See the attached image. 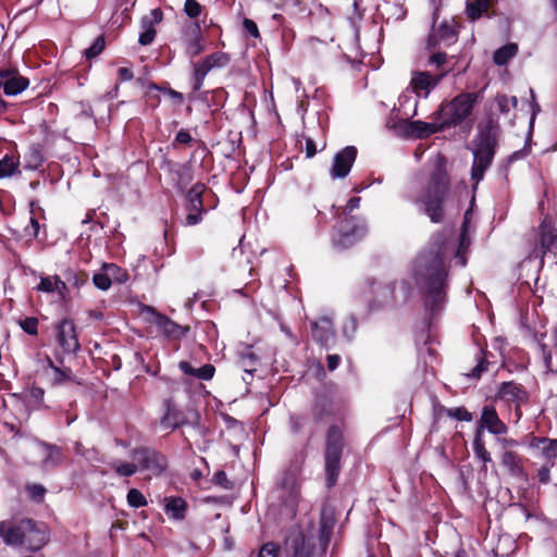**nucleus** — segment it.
<instances>
[{
    "mask_svg": "<svg viewBox=\"0 0 557 557\" xmlns=\"http://www.w3.org/2000/svg\"><path fill=\"white\" fill-rule=\"evenodd\" d=\"M185 53L194 59L205 51V37L198 23L191 28V33L184 38Z\"/></svg>",
    "mask_w": 557,
    "mask_h": 557,
    "instance_id": "nucleus-21",
    "label": "nucleus"
},
{
    "mask_svg": "<svg viewBox=\"0 0 557 557\" xmlns=\"http://www.w3.org/2000/svg\"><path fill=\"white\" fill-rule=\"evenodd\" d=\"M27 491L32 499L39 502L42 500L46 493V488L40 484H30L27 486Z\"/></svg>",
    "mask_w": 557,
    "mask_h": 557,
    "instance_id": "nucleus-55",
    "label": "nucleus"
},
{
    "mask_svg": "<svg viewBox=\"0 0 557 557\" xmlns=\"http://www.w3.org/2000/svg\"><path fill=\"white\" fill-rule=\"evenodd\" d=\"M45 391L39 386H32L29 388V397L36 403H41L44 399Z\"/></svg>",
    "mask_w": 557,
    "mask_h": 557,
    "instance_id": "nucleus-63",
    "label": "nucleus"
},
{
    "mask_svg": "<svg viewBox=\"0 0 557 557\" xmlns=\"http://www.w3.org/2000/svg\"><path fill=\"white\" fill-rule=\"evenodd\" d=\"M540 243L542 259L547 252H553L557 257V230L542 224Z\"/></svg>",
    "mask_w": 557,
    "mask_h": 557,
    "instance_id": "nucleus-24",
    "label": "nucleus"
},
{
    "mask_svg": "<svg viewBox=\"0 0 557 557\" xmlns=\"http://www.w3.org/2000/svg\"><path fill=\"white\" fill-rule=\"evenodd\" d=\"M446 413L448 417L459 421L470 422L473 419L472 413L469 412L465 407L449 408L447 409Z\"/></svg>",
    "mask_w": 557,
    "mask_h": 557,
    "instance_id": "nucleus-46",
    "label": "nucleus"
},
{
    "mask_svg": "<svg viewBox=\"0 0 557 557\" xmlns=\"http://www.w3.org/2000/svg\"><path fill=\"white\" fill-rule=\"evenodd\" d=\"M411 121L401 120L394 125L396 132L404 137H413V127H409Z\"/></svg>",
    "mask_w": 557,
    "mask_h": 557,
    "instance_id": "nucleus-53",
    "label": "nucleus"
},
{
    "mask_svg": "<svg viewBox=\"0 0 557 557\" xmlns=\"http://www.w3.org/2000/svg\"><path fill=\"white\" fill-rule=\"evenodd\" d=\"M475 366L469 371L465 372V375L469 379H480L484 372L488 370L490 361L486 359V354L482 349H479L475 355Z\"/></svg>",
    "mask_w": 557,
    "mask_h": 557,
    "instance_id": "nucleus-33",
    "label": "nucleus"
},
{
    "mask_svg": "<svg viewBox=\"0 0 557 557\" xmlns=\"http://www.w3.org/2000/svg\"><path fill=\"white\" fill-rule=\"evenodd\" d=\"M539 348L541 350V355H542V358L544 361L546 373H555V371L553 370L552 351L549 350V348L547 347L546 344L541 343V342L539 343Z\"/></svg>",
    "mask_w": 557,
    "mask_h": 557,
    "instance_id": "nucleus-49",
    "label": "nucleus"
},
{
    "mask_svg": "<svg viewBox=\"0 0 557 557\" xmlns=\"http://www.w3.org/2000/svg\"><path fill=\"white\" fill-rule=\"evenodd\" d=\"M457 40V33L454 26L447 22L442 23L437 29L433 28V32L429 35L426 47L429 49L434 48L437 44L451 45Z\"/></svg>",
    "mask_w": 557,
    "mask_h": 557,
    "instance_id": "nucleus-19",
    "label": "nucleus"
},
{
    "mask_svg": "<svg viewBox=\"0 0 557 557\" xmlns=\"http://www.w3.org/2000/svg\"><path fill=\"white\" fill-rule=\"evenodd\" d=\"M140 26L143 32L139 34L138 42L148 46L154 40L157 32L147 20H140Z\"/></svg>",
    "mask_w": 557,
    "mask_h": 557,
    "instance_id": "nucleus-36",
    "label": "nucleus"
},
{
    "mask_svg": "<svg viewBox=\"0 0 557 557\" xmlns=\"http://www.w3.org/2000/svg\"><path fill=\"white\" fill-rule=\"evenodd\" d=\"M473 144V163L471 180L478 185L483 180L485 171L493 162L497 145V129L487 125L479 131Z\"/></svg>",
    "mask_w": 557,
    "mask_h": 557,
    "instance_id": "nucleus-4",
    "label": "nucleus"
},
{
    "mask_svg": "<svg viewBox=\"0 0 557 557\" xmlns=\"http://www.w3.org/2000/svg\"><path fill=\"white\" fill-rule=\"evenodd\" d=\"M38 447L42 456L40 461L41 469H52L59 467L63 462L64 454L60 446L47 442H39Z\"/></svg>",
    "mask_w": 557,
    "mask_h": 557,
    "instance_id": "nucleus-16",
    "label": "nucleus"
},
{
    "mask_svg": "<svg viewBox=\"0 0 557 557\" xmlns=\"http://www.w3.org/2000/svg\"><path fill=\"white\" fill-rule=\"evenodd\" d=\"M357 149L354 146H347L338 151L333 159V164L330 170V175L333 180L344 178L350 172V169L356 160Z\"/></svg>",
    "mask_w": 557,
    "mask_h": 557,
    "instance_id": "nucleus-12",
    "label": "nucleus"
},
{
    "mask_svg": "<svg viewBox=\"0 0 557 557\" xmlns=\"http://www.w3.org/2000/svg\"><path fill=\"white\" fill-rule=\"evenodd\" d=\"M0 536L5 545L23 546L30 552L41 549L49 540L46 525L29 518L1 521Z\"/></svg>",
    "mask_w": 557,
    "mask_h": 557,
    "instance_id": "nucleus-3",
    "label": "nucleus"
},
{
    "mask_svg": "<svg viewBox=\"0 0 557 557\" xmlns=\"http://www.w3.org/2000/svg\"><path fill=\"white\" fill-rule=\"evenodd\" d=\"M502 465L513 476L521 478L524 475L522 458L516 451H503Z\"/></svg>",
    "mask_w": 557,
    "mask_h": 557,
    "instance_id": "nucleus-25",
    "label": "nucleus"
},
{
    "mask_svg": "<svg viewBox=\"0 0 557 557\" xmlns=\"http://www.w3.org/2000/svg\"><path fill=\"white\" fill-rule=\"evenodd\" d=\"M92 281H94L95 286L101 290H107L112 285V281L110 280V277L108 276L106 271L95 273Z\"/></svg>",
    "mask_w": 557,
    "mask_h": 557,
    "instance_id": "nucleus-50",
    "label": "nucleus"
},
{
    "mask_svg": "<svg viewBox=\"0 0 557 557\" xmlns=\"http://www.w3.org/2000/svg\"><path fill=\"white\" fill-rule=\"evenodd\" d=\"M498 109L502 113H508L511 109L517 108L518 99L516 96L499 95L496 97Z\"/></svg>",
    "mask_w": 557,
    "mask_h": 557,
    "instance_id": "nucleus-40",
    "label": "nucleus"
},
{
    "mask_svg": "<svg viewBox=\"0 0 557 557\" xmlns=\"http://www.w3.org/2000/svg\"><path fill=\"white\" fill-rule=\"evenodd\" d=\"M448 72L449 70H444L434 75L429 72H413L410 86L418 96L423 92V96L428 97L430 91L438 85Z\"/></svg>",
    "mask_w": 557,
    "mask_h": 557,
    "instance_id": "nucleus-13",
    "label": "nucleus"
},
{
    "mask_svg": "<svg viewBox=\"0 0 557 557\" xmlns=\"http://www.w3.org/2000/svg\"><path fill=\"white\" fill-rule=\"evenodd\" d=\"M472 448H473V453H474L475 457L483 463L482 469L484 471H486L487 470L486 465L488 462H492V457L485 447V443H484L483 436H482V428L475 429Z\"/></svg>",
    "mask_w": 557,
    "mask_h": 557,
    "instance_id": "nucleus-28",
    "label": "nucleus"
},
{
    "mask_svg": "<svg viewBox=\"0 0 557 557\" xmlns=\"http://www.w3.org/2000/svg\"><path fill=\"white\" fill-rule=\"evenodd\" d=\"M64 276L67 283L74 285L75 287L84 285L88 280V276L85 273H78L72 269H67L64 272Z\"/></svg>",
    "mask_w": 557,
    "mask_h": 557,
    "instance_id": "nucleus-43",
    "label": "nucleus"
},
{
    "mask_svg": "<svg viewBox=\"0 0 557 557\" xmlns=\"http://www.w3.org/2000/svg\"><path fill=\"white\" fill-rule=\"evenodd\" d=\"M127 503L131 507L140 508L147 505L144 494L137 488H131L127 493Z\"/></svg>",
    "mask_w": 557,
    "mask_h": 557,
    "instance_id": "nucleus-42",
    "label": "nucleus"
},
{
    "mask_svg": "<svg viewBox=\"0 0 557 557\" xmlns=\"http://www.w3.org/2000/svg\"><path fill=\"white\" fill-rule=\"evenodd\" d=\"M102 270L112 282L124 283L127 281V273L114 263H104Z\"/></svg>",
    "mask_w": 557,
    "mask_h": 557,
    "instance_id": "nucleus-38",
    "label": "nucleus"
},
{
    "mask_svg": "<svg viewBox=\"0 0 557 557\" xmlns=\"http://www.w3.org/2000/svg\"><path fill=\"white\" fill-rule=\"evenodd\" d=\"M496 397L516 405L517 416H521L520 406L529 400V392L520 383L508 381L500 383Z\"/></svg>",
    "mask_w": 557,
    "mask_h": 557,
    "instance_id": "nucleus-11",
    "label": "nucleus"
},
{
    "mask_svg": "<svg viewBox=\"0 0 557 557\" xmlns=\"http://www.w3.org/2000/svg\"><path fill=\"white\" fill-rule=\"evenodd\" d=\"M131 457L138 463V468L153 475L162 474L168 468L166 457L152 448L137 447L131 451Z\"/></svg>",
    "mask_w": 557,
    "mask_h": 557,
    "instance_id": "nucleus-8",
    "label": "nucleus"
},
{
    "mask_svg": "<svg viewBox=\"0 0 557 557\" xmlns=\"http://www.w3.org/2000/svg\"><path fill=\"white\" fill-rule=\"evenodd\" d=\"M287 544L293 550L292 557H319L314 552V544L302 533L289 536Z\"/></svg>",
    "mask_w": 557,
    "mask_h": 557,
    "instance_id": "nucleus-18",
    "label": "nucleus"
},
{
    "mask_svg": "<svg viewBox=\"0 0 557 557\" xmlns=\"http://www.w3.org/2000/svg\"><path fill=\"white\" fill-rule=\"evenodd\" d=\"M191 140H193V138H191V135L189 134V132L186 131V129H181L176 134V136L174 138V141H173V145H176V144H178V145H188V144L191 143Z\"/></svg>",
    "mask_w": 557,
    "mask_h": 557,
    "instance_id": "nucleus-60",
    "label": "nucleus"
},
{
    "mask_svg": "<svg viewBox=\"0 0 557 557\" xmlns=\"http://www.w3.org/2000/svg\"><path fill=\"white\" fill-rule=\"evenodd\" d=\"M193 66H194L193 89L195 91H198L201 89L207 74L212 70H211L209 63L206 61V59H203L199 62L193 63Z\"/></svg>",
    "mask_w": 557,
    "mask_h": 557,
    "instance_id": "nucleus-31",
    "label": "nucleus"
},
{
    "mask_svg": "<svg viewBox=\"0 0 557 557\" xmlns=\"http://www.w3.org/2000/svg\"><path fill=\"white\" fill-rule=\"evenodd\" d=\"M17 163L13 157L5 156L0 160V178L10 176L16 170Z\"/></svg>",
    "mask_w": 557,
    "mask_h": 557,
    "instance_id": "nucleus-44",
    "label": "nucleus"
},
{
    "mask_svg": "<svg viewBox=\"0 0 557 557\" xmlns=\"http://www.w3.org/2000/svg\"><path fill=\"white\" fill-rule=\"evenodd\" d=\"M497 442L500 444L503 451H512V448L519 446L518 441L509 437H498Z\"/></svg>",
    "mask_w": 557,
    "mask_h": 557,
    "instance_id": "nucleus-61",
    "label": "nucleus"
},
{
    "mask_svg": "<svg viewBox=\"0 0 557 557\" xmlns=\"http://www.w3.org/2000/svg\"><path fill=\"white\" fill-rule=\"evenodd\" d=\"M409 127H413V137L414 138H423L428 137L431 134H434L438 131H442V123H426L422 121H411Z\"/></svg>",
    "mask_w": 557,
    "mask_h": 557,
    "instance_id": "nucleus-30",
    "label": "nucleus"
},
{
    "mask_svg": "<svg viewBox=\"0 0 557 557\" xmlns=\"http://www.w3.org/2000/svg\"><path fill=\"white\" fill-rule=\"evenodd\" d=\"M165 412L161 419V425L175 430L188 423L185 413L180 410L171 400L164 401Z\"/></svg>",
    "mask_w": 557,
    "mask_h": 557,
    "instance_id": "nucleus-20",
    "label": "nucleus"
},
{
    "mask_svg": "<svg viewBox=\"0 0 557 557\" xmlns=\"http://www.w3.org/2000/svg\"><path fill=\"white\" fill-rule=\"evenodd\" d=\"M280 553L281 547L277 543L267 542L260 547L258 557H278Z\"/></svg>",
    "mask_w": 557,
    "mask_h": 557,
    "instance_id": "nucleus-45",
    "label": "nucleus"
},
{
    "mask_svg": "<svg viewBox=\"0 0 557 557\" xmlns=\"http://www.w3.org/2000/svg\"><path fill=\"white\" fill-rule=\"evenodd\" d=\"M492 0H470L467 2V15L475 21L485 14L490 8Z\"/></svg>",
    "mask_w": 557,
    "mask_h": 557,
    "instance_id": "nucleus-34",
    "label": "nucleus"
},
{
    "mask_svg": "<svg viewBox=\"0 0 557 557\" xmlns=\"http://www.w3.org/2000/svg\"><path fill=\"white\" fill-rule=\"evenodd\" d=\"M0 77L4 79L0 82V85H2L3 92L7 96H16L21 94L28 87L29 84L27 78L20 75L11 74L9 72H1Z\"/></svg>",
    "mask_w": 557,
    "mask_h": 557,
    "instance_id": "nucleus-22",
    "label": "nucleus"
},
{
    "mask_svg": "<svg viewBox=\"0 0 557 557\" xmlns=\"http://www.w3.org/2000/svg\"><path fill=\"white\" fill-rule=\"evenodd\" d=\"M53 285L54 293H57L61 299H65L69 292L66 283L61 280L60 276L54 275Z\"/></svg>",
    "mask_w": 557,
    "mask_h": 557,
    "instance_id": "nucleus-57",
    "label": "nucleus"
},
{
    "mask_svg": "<svg viewBox=\"0 0 557 557\" xmlns=\"http://www.w3.org/2000/svg\"><path fill=\"white\" fill-rule=\"evenodd\" d=\"M57 341L65 354H73L79 348L73 321L64 319L57 325Z\"/></svg>",
    "mask_w": 557,
    "mask_h": 557,
    "instance_id": "nucleus-14",
    "label": "nucleus"
},
{
    "mask_svg": "<svg viewBox=\"0 0 557 557\" xmlns=\"http://www.w3.org/2000/svg\"><path fill=\"white\" fill-rule=\"evenodd\" d=\"M478 100L475 92H463L451 101L443 103L436 112V120L441 121L442 128H448L462 123L472 112Z\"/></svg>",
    "mask_w": 557,
    "mask_h": 557,
    "instance_id": "nucleus-5",
    "label": "nucleus"
},
{
    "mask_svg": "<svg viewBox=\"0 0 557 557\" xmlns=\"http://www.w3.org/2000/svg\"><path fill=\"white\" fill-rule=\"evenodd\" d=\"M111 467L121 476H131L138 470V463L131 462H113Z\"/></svg>",
    "mask_w": 557,
    "mask_h": 557,
    "instance_id": "nucleus-41",
    "label": "nucleus"
},
{
    "mask_svg": "<svg viewBox=\"0 0 557 557\" xmlns=\"http://www.w3.org/2000/svg\"><path fill=\"white\" fill-rule=\"evenodd\" d=\"M178 368L184 374L195 376L203 381L211 380L215 372V368L210 363L203 364L202 367L195 369L189 362L181 361L178 363Z\"/></svg>",
    "mask_w": 557,
    "mask_h": 557,
    "instance_id": "nucleus-26",
    "label": "nucleus"
},
{
    "mask_svg": "<svg viewBox=\"0 0 557 557\" xmlns=\"http://www.w3.org/2000/svg\"><path fill=\"white\" fill-rule=\"evenodd\" d=\"M238 366L245 372L252 374L257 370V357L253 352L247 351L240 356Z\"/></svg>",
    "mask_w": 557,
    "mask_h": 557,
    "instance_id": "nucleus-39",
    "label": "nucleus"
},
{
    "mask_svg": "<svg viewBox=\"0 0 557 557\" xmlns=\"http://www.w3.org/2000/svg\"><path fill=\"white\" fill-rule=\"evenodd\" d=\"M531 447L537 448L547 460H554L557 457V440L534 437Z\"/></svg>",
    "mask_w": 557,
    "mask_h": 557,
    "instance_id": "nucleus-29",
    "label": "nucleus"
},
{
    "mask_svg": "<svg viewBox=\"0 0 557 557\" xmlns=\"http://www.w3.org/2000/svg\"><path fill=\"white\" fill-rule=\"evenodd\" d=\"M48 367L51 370V383L53 385H58L71 380V370L70 369H59L55 367L50 358H48Z\"/></svg>",
    "mask_w": 557,
    "mask_h": 557,
    "instance_id": "nucleus-35",
    "label": "nucleus"
},
{
    "mask_svg": "<svg viewBox=\"0 0 557 557\" xmlns=\"http://www.w3.org/2000/svg\"><path fill=\"white\" fill-rule=\"evenodd\" d=\"M164 511L174 520H183L186 515L187 504L182 497H165Z\"/></svg>",
    "mask_w": 557,
    "mask_h": 557,
    "instance_id": "nucleus-27",
    "label": "nucleus"
},
{
    "mask_svg": "<svg viewBox=\"0 0 557 557\" xmlns=\"http://www.w3.org/2000/svg\"><path fill=\"white\" fill-rule=\"evenodd\" d=\"M344 449V435L337 425H332L326 433L324 451L326 485L336 484L341 472V459Z\"/></svg>",
    "mask_w": 557,
    "mask_h": 557,
    "instance_id": "nucleus-6",
    "label": "nucleus"
},
{
    "mask_svg": "<svg viewBox=\"0 0 557 557\" xmlns=\"http://www.w3.org/2000/svg\"><path fill=\"white\" fill-rule=\"evenodd\" d=\"M518 52L517 44L510 42L498 48L493 54V61L496 65L503 66L508 63Z\"/></svg>",
    "mask_w": 557,
    "mask_h": 557,
    "instance_id": "nucleus-32",
    "label": "nucleus"
},
{
    "mask_svg": "<svg viewBox=\"0 0 557 557\" xmlns=\"http://www.w3.org/2000/svg\"><path fill=\"white\" fill-rule=\"evenodd\" d=\"M470 243L465 221L458 238L451 230H443L434 234L428 246L417 256L412 274L431 315L437 314L446 301L449 262L455 259L456 264L465 267Z\"/></svg>",
    "mask_w": 557,
    "mask_h": 557,
    "instance_id": "nucleus-1",
    "label": "nucleus"
},
{
    "mask_svg": "<svg viewBox=\"0 0 557 557\" xmlns=\"http://www.w3.org/2000/svg\"><path fill=\"white\" fill-rule=\"evenodd\" d=\"M39 231L40 224L37 221V219L34 215H32L29 218V225L25 227V235L33 238H37L39 235Z\"/></svg>",
    "mask_w": 557,
    "mask_h": 557,
    "instance_id": "nucleus-56",
    "label": "nucleus"
},
{
    "mask_svg": "<svg viewBox=\"0 0 557 557\" xmlns=\"http://www.w3.org/2000/svg\"><path fill=\"white\" fill-rule=\"evenodd\" d=\"M447 62V54L445 52L433 53L429 58V65H435L437 69L442 67Z\"/></svg>",
    "mask_w": 557,
    "mask_h": 557,
    "instance_id": "nucleus-59",
    "label": "nucleus"
},
{
    "mask_svg": "<svg viewBox=\"0 0 557 557\" xmlns=\"http://www.w3.org/2000/svg\"><path fill=\"white\" fill-rule=\"evenodd\" d=\"M476 428H482V434L484 433V429H487V431L494 435H503L508 431L507 425L499 419L493 406L483 407Z\"/></svg>",
    "mask_w": 557,
    "mask_h": 557,
    "instance_id": "nucleus-15",
    "label": "nucleus"
},
{
    "mask_svg": "<svg viewBox=\"0 0 557 557\" xmlns=\"http://www.w3.org/2000/svg\"><path fill=\"white\" fill-rule=\"evenodd\" d=\"M184 12L190 18H197L202 12V5L197 0H185Z\"/></svg>",
    "mask_w": 557,
    "mask_h": 557,
    "instance_id": "nucleus-48",
    "label": "nucleus"
},
{
    "mask_svg": "<svg viewBox=\"0 0 557 557\" xmlns=\"http://www.w3.org/2000/svg\"><path fill=\"white\" fill-rule=\"evenodd\" d=\"M206 190V185L202 183L195 184L186 195V210L188 211L185 224L193 226L202 220L203 201L202 195Z\"/></svg>",
    "mask_w": 557,
    "mask_h": 557,
    "instance_id": "nucleus-10",
    "label": "nucleus"
},
{
    "mask_svg": "<svg viewBox=\"0 0 557 557\" xmlns=\"http://www.w3.org/2000/svg\"><path fill=\"white\" fill-rule=\"evenodd\" d=\"M215 485L223 487L224 490H231L233 487V483L227 479V475L224 471H216L212 479Z\"/></svg>",
    "mask_w": 557,
    "mask_h": 557,
    "instance_id": "nucleus-52",
    "label": "nucleus"
},
{
    "mask_svg": "<svg viewBox=\"0 0 557 557\" xmlns=\"http://www.w3.org/2000/svg\"><path fill=\"white\" fill-rule=\"evenodd\" d=\"M205 59L209 63L211 70L225 67L231 61L230 55L222 51L211 53Z\"/></svg>",
    "mask_w": 557,
    "mask_h": 557,
    "instance_id": "nucleus-37",
    "label": "nucleus"
},
{
    "mask_svg": "<svg viewBox=\"0 0 557 557\" xmlns=\"http://www.w3.org/2000/svg\"><path fill=\"white\" fill-rule=\"evenodd\" d=\"M21 329L28 335L38 334V319L35 317H28L18 321Z\"/></svg>",
    "mask_w": 557,
    "mask_h": 557,
    "instance_id": "nucleus-47",
    "label": "nucleus"
},
{
    "mask_svg": "<svg viewBox=\"0 0 557 557\" xmlns=\"http://www.w3.org/2000/svg\"><path fill=\"white\" fill-rule=\"evenodd\" d=\"M143 312H146L151 315V319L149 321L153 323L158 327V330L168 338L180 339L184 337L186 333L189 331L188 326H182L177 324L166 315L158 312L151 306H144Z\"/></svg>",
    "mask_w": 557,
    "mask_h": 557,
    "instance_id": "nucleus-9",
    "label": "nucleus"
},
{
    "mask_svg": "<svg viewBox=\"0 0 557 557\" xmlns=\"http://www.w3.org/2000/svg\"><path fill=\"white\" fill-rule=\"evenodd\" d=\"M53 280H54V275H52V276H40V282L37 285L36 289L38 292H42V293H54Z\"/></svg>",
    "mask_w": 557,
    "mask_h": 557,
    "instance_id": "nucleus-54",
    "label": "nucleus"
},
{
    "mask_svg": "<svg viewBox=\"0 0 557 557\" xmlns=\"http://www.w3.org/2000/svg\"><path fill=\"white\" fill-rule=\"evenodd\" d=\"M243 25L247 33H249L252 37L258 38L260 36L258 26L252 20L245 18Z\"/></svg>",
    "mask_w": 557,
    "mask_h": 557,
    "instance_id": "nucleus-62",
    "label": "nucleus"
},
{
    "mask_svg": "<svg viewBox=\"0 0 557 557\" xmlns=\"http://www.w3.org/2000/svg\"><path fill=\"white\" fill-rule=\"evenodd\" d=\"M312 337L321 344H327L334 338V329L332 320L322 317L319 321L312 323Z\"/></svg>",
    "mask_w": 557,
    "mask_h": 557,
    "instance_id": "nucleus-23",
    "label": "nucleus"
},
{
    "mask_svg": "<svg viewBox=\"0 0 557 557\" xmlns=\"http://www.w3.org/2000/svg\"><path fill=\"white\" fill-rule=\"evenodd\" d=\"M163 18V12L160 8L152 9L149 15H145L141 20H147L150 22L151 26L154 27V24H159Z\"/></svg>",
    "mask_w": 557,
    "mask_h": 557,
    "instance_id": "nucleus-58",
    "label": "nucleus"
},
{
    "mask_svg": "<svg viewBox=\"0 0 557 557\" xmlns=\"http://www.w3.org/2000/svg\"><path fill=\"white\" fill-rule=\"evenodd\" d=\"M104 49V38L99 36L94 44L86 50L85 54L88 59L99 55Z\"/></svg>",
    "mask_w": 557,
    "mask_h": 557,
    "instance_id": "nucleus-51",
    "label": "nucleus"
},
{
    "mask_svg": "<svg viewBox=\"0 0 557 557\" xmlns=\"http://www.w3.org/2000/svg\"><path fill=\"white\" fill-rule=\"evenodd\" d=\"M395 283H392L372 287L371 293L373 294V298L370 308L381 309L393 306L395 304Z\"/></svg>",
    "mask_w": 557,
    "mask_h": 557,
    "instance_id": "nucleus-17",
    "label": "nucleus"
},
{
    "mask_svg": "<svg viewBox=\"0 0 557 557\" xmlns=\"http://www.w3.org/2000/svg\"><path fill=\"white\" fill-rule=\"evenodd\" d=\"M451 182L444 158H440L431 172L426 185L412 199L432 223H442L445 219V202L450 195Z\"/></svg>",
    "mask_w": 557,
    "mask_h": 557,
    "instance_id": "nucleus-2",
    "label": "nucleus"
},
{
    "mask_svg": "<svg viewBox=\"0 0 557 557\" xmlns=\"http://www.w3.org/2000/svg\"><path fill=\"white\" fill-rule=\"evenodd\" d=\"M366 234L367 226L364 221L350 215L338 223L333 240L336 246L348 248L363 238Z\"/></svg>",
    "mask_w": 557,
    "mask_h": 557,
    "instance_id": "nucleus-7",
    "label": "nucleus"
},
{
    "mask_svg": "<svg viewBox=\"0 0 557 557\" xmlns=\"http://www.w3.org/2000/svg\"><path fill=\"white\" fill-rule=\"evenodd\" d=\"M117 75L120 81L127 82L133 79L134 75L129 67H120L117 71Z\"/></svg>",
    "mask_w": 557,
    "mask_h": 557,
    "instance_id": "nucleus-64",
    "label": "nucleus"
}]
</instances>
